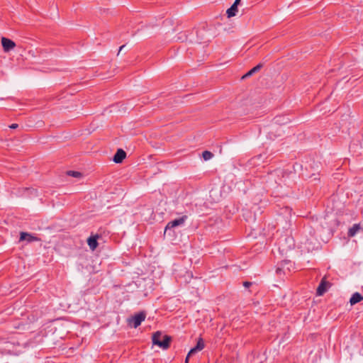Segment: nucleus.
<instances>
[{"mask_svg":"<svg viewBox=\"0 0 363 363\" xmlns=\"http://www.w3.org/2000/svg\"><path fill=\"white\" fill-rule=\"evenodd\" d=\"M68 175L74 177H79L81 176V173L76 171H69L68 172Z\"/></svg>","mask_w":363,"mask_h":363,"instance_id":"nucleus-14","label":"nucleus"},{"mask_svg":"<svg viewBox=\"0 0 363 363\" xmlns=\"http://www.w3.org/2000/svg\"><path fill=\"white\" fill-rule=\"evenodd\" d=\"M189 261L191 262V263H193V262H193V260H192V259H191V257L189 258Z\"/></svg>","mask_w":363,"mask_h":363,"instance_id":"nucleus-23","label":"nucleus"},{"mask_svg":"<svg viewBox=\"0 0 363 363\" xmlns=\"http://www.w3.org/2000/svg\"><path fill=\"white\" fill-rule=\"evenodd\" d=\"M124 47H125V45L121 46L119 48V52H121Z\"/></svg>","mask_w":363,"mask_h":363,"instance_id":"nucleus-22","label":"nucleus"},{"mask_svg":"<svg viewBox=\"0 0 363 363\" xmlns=\"http://www.w3.org/2000/svg\"><path fill=\"white\" fill-rule=\"evenodd\" d=\"M9 127H10L11 128H12V129H15V128H16L18 127V124H16V123H13V124H11Z\"/></svg>","mask_w":363,"mask_h":363,"instance_id":"nucleus-19","label":"nucleus"},{"mask_svg":"<svg viewBox=\"0 0 363 363\" xmlns=\"http://www.w3.org/2000/svg\"><path fill=\"white\" fill-rule=\"evenodd\" d=\"M262 65L261 64H259L257 66H255V67H253L252 69V70L254 73H255V72H258L262 68Z\"/></svg>","mask_w":363,"mask_h":363,"instance_id":"nucleus-16","label":"nucleus"},{"mask_svg":"<svg viewBox=\"0 0 363 363\" xmlns=\"http://www.w3.org/2000/svg\"><path fill=\"white\" fill-rule=\"evenodd\" d=\"M238 11V7L235 6V5H232L230 8H229L226 13L228 18L233 17L236 15V13Z\"/></svg>","mask_w":363,"mask_h":363,"instance_id":"nucleus-11","label":"nucleus"},{"mask_svg":"<svg viewBox=\"0 0 363 363\" xmlns=\"http://www.w3.org/2000/svg\"><path fill=\"white\" fill-rule=\"evenodd\" d=\"M197 262H198V259L194 261V263H197Z\"/></svg>","mask_w":363,"mask_h":363,"instance_id":"nucleus-24","label":"nucleus"},{"mask_svg":"<svg viewBox=\"0 0 363 363\" xmlns=\"http://www.w3.org/2000/svg\"><path fill=\"white\" fill-rule=\"evenodd\" d=\"M240 3V0H235L233 5H235V6L238 7V6L239 5Z\"/></svg>","mask_w":363,"mask_h":363,"instance_id":"nucleus-20","label":"nucleus"},{"mask_svg":"<svg viewBox=\"0 0 363 363\" xmlns=\"http://www.w3.org/2000/svg\"><path fill=\"white\" fill-rule=\"evenodd\" d=\"M186 218H187V216H184L182 218H177V219H175L174 220L169 222L165 228V231H167L169 229H172L174 227L182 225Z\"/></svg>","mask_w":363,"mask_h":363,"instance_id":"nucleus-4","label":"nucleus"},{"mask_svg":"<svg viewBox=\"0 0 363 363\" xmlns=\"http://www.w3.org/2000/svg\"><path fill=\"white\" fill-rule=\"evenodd\" d=\"M189 357H188V355L186 356V359H185V362H184V363H188V362H189Z\"/></svg>","mask_w":363,"mask_h":363,"instance_id":"nucleus-21","label":"nucleus"},{"mask_svg":"<svg viewBox=\"0 0 363 363\" xmlns=\"http://www.w3.org/2000/svg\"><path fill=\"white\" fill-rule=\"evenodd\" d=\"M99 235H94L90 236L87 239V243L91 248V250H95L98 247V242L97 240L99 239Z\"/></svg>","mask_w":363,"mask_h":363,"instance_id":"nucleus-9","label":"nucleus"},{"mask_svg":"<svg viewBox=\"0 0 363 363\" xmlns=\"http://www.w3.org/2000/svg\"><path fill=\"white\" fill-rule=\"evenodd\" d=\"M152 343L163 350H166L169 346L171 337L167 335H163L162 332L157 331L152 335Z\"/></svg>","mask_w":363,"mask_h":363,"instance_id":"nucleus-1","label":"nucleus"},{"mask_svg":"<svg viewBox=\"0 0 363 363\" xmlns=\"http://www.w3.org/2000/svg\"><path fill=\"white\" fill-rule=\"evenodd\" d=\"M146 318V313L145 311H141L138 313L135 314L132 316L129 320V324L132 325L134 328H137L141 323L145 320Z\"/></svg>","mask_w":363,"mask_h":363,"instance_id":"nucleus-2","label":"nucleus"},{"mask_svg":"<svg viewBox=\"0 0 363 363\" xmlns=\"http://www.w3.org/2000/svg\"><path fill=\"white\" fill-rule=\"evenodd\" d=\"M1 44L5 52H9L16 47V43L5 37L1 38Z\"/></svg>","mask_w":363,"mask_h":363,"instance_id":"nucleus-5","label":"nucleus"},{"mask_svg":"<svg viewBox=\"0 0 363 363\" xmlns=\"http://www.w3.org/2000/svg\"><path fill=\"white\" fill-rule=\"evenodd\" d=\"M362 300L363 296L359 293L355 292L352 295V297L350 299V303L351 305H354Z\"/></svg>","mask_w":363,"mask_h":363,"instance_id":"nucleus-10","label":"nucleus"},{"mask_svg":"<svg viewBox=\"0 0 363 363\" xmlns=\"http://www.w3.org/2000/svg\"><path fill=\"white\" fill-rule=\"evenodd\" d=\"M202 157L204 160H209L213 157V154L208 150H205L202 153Z\"/></svg>","mask_w":363,"mask_h":363,"instance_id":"nucleus-12","label":"nucleus"},{"mask_svg":"<svg viewBox=\"0 0 363 363\" xmlns=\"http://www.w3.org/2000/svg\"><path fill=\"white\" fill-rule=\"evenodd\" d=\"M360 230L363 231V228L361 227L360 224H354L351 228H349L347 236L349 238H352Z\"/></svg>","mask_w":363,"mask_h":363,"instance_id":"nucleus-8","label":"nucleus"},{"mask_svg":"<svg viewBox=\"0 0 363 363\" xmlns=\"http://www.w3.org/2000/svg\"><path fill=\"white\" fill-rule=\"evenodd\" d=\"M252 284V283L250 282V281H245V282H243V286L245 288L250 287Z\"/></svg>","mask_w":363,"mask_h":363,"instance_id":"nucleus-17","label":"nucleus"},{"mask_svg":"<svg viewBox=\"0 0 363 363\" xmlns=\"http://www.w3.org/2000/svg\"><path fill=\"white\" fill-rule=\"evenodd\" d=\"M40 240H41L40 238H38L34 235L28 233L21 232L20 234V241H26L27 242H37V241H40Z\"/></svg>","mask_w":363,"mask_h":363,"instance_id":"nucleus-3","label":"nucleus"},{"mask_svg":"<svg viewBox=\"0 0 363 363\" xmlns=\"http://www.w3.org/2000/svg\"><path fill=\"white\" fill-rule=\"evenodd\" d=\"M125 157L126 152L122 149H118L113 157V162L116 163H121Z\"/></svg>","mask_w":363,"mask_h":363,"instance_id":"nucleus-7","label":"nucleus"},{"mask_svg":"<svg viewBox=\"0 0 363 363\" xmlns=\"http://www.w3.org/2000/svg\"><path fill=\"white\" fill-rule=\"evenodd\" d=\"M195 347L201 351L204 348V342L201 338H199Z\"/></svg>","mask_w":363,"mask_h":363,"instance_id":"nucleus-13","label":"nucleus"},{"mask_svg":"<svg viewBox=\"0 0 363 363\" xmlns=\"http://www.w3.org/2000/svg\"><path fill=\"white\" fill-rule=\"evenodd\" d=\"M252 74H254V72H252V69H250L244 77H249V76H251Z\"/></svg>","mask_w":363,"mask_h":363,"instance_id":"nucleus-18","label":"nucleus"},{"mask_svg":"<svg viewBox=\"0 0 363 363\" xmlns=\"http://www.w3.org/2000/svg\"><path fill=\"white\" fill-rule=\"evenodd\" d=\"M199 352V350H198L195 347L191 348L190 350V351L188 353V357H191L192 355H194V354H196V352Z\"/></svg>","mask_w":363,"mask_h":363,"instance_id":"nucleus-15","label":"nucleus"},{"mask_svg":"<svg viewBox=\"0 0 363 363\" xmlns=\"http://www.w3.org/2000/svg\"><path fill=\"white\" fill-rule=\"evenodd\" d=\"M329 285V282L326 281L325 279H323L317 288V295L322 296L324 293H325Z\"/></svg>","mask_w":363,"mask_h":363,"instance_id":"nucleus-6","label":"nucleus"}]
</instances>
